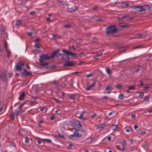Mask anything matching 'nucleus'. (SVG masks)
<instances>
[{"label":"nucleus","mask_w":152,"mask_h":152,"mask_svg":"<svg viewBox=\"0 0 152 152\" xmlns=\"http://www.w3.org/2000/svg\"><path fill=\"white\" fill-rule=\"evenodd\" d=\"M56 135L57 136L59 137H61L63 138H64V136L63 135H61L59 132H56Z\"/></svg>","instance_id":"obj_23"},{"label":"nucleus","mask_w":152,"mask_h":152,"mask_svg":"<svg viewBox=\"0 0 152 152\" xmlns=\"http://www.w3.org/2000/svg\"><path fill=\"white\" fill-rule=\"evenodd\" d=\"M36 12L35 11H33L31 12L30 13V15H32L34 14H36Z\"/></svg>","instance_id":"obj_58"},{"label":"nucleus","mask_w":152,"mask_h":152,"mask_svg":"<svg viewBox=\"0 0 152 152\" xmlns=\"http://www.w3.org/2000/svg\"><path fill=\"white\" fill-rule=\"evenodd\" d=\"M106 35H109L110 34H113L117 32L118 29L115 26L113 25L110 26L105 29Z\"/></svg>","instance_id":"obj_1"},{"label":"nucleus","mask_w":152,"mask_h":152,"mask_svg":"<svg viewBox=\"0 0 152 152\" xmlns=\"http://www.w3.org/2000/svg\"><path fill=\"white\" fill-rule=\"evenodd\" d=\"M33 41L34 42H40V41L38 38H37V39H35Z\"/></svg>","instance_id":"obj_59"},{"label":"nucleus","mask_w":152,"mask_h":152,"mask_svg":"<svg viewBox=\"0 0 152 152\" xmlns=\"http://www.w3.org/2000/svg\"><path fill=\"white\" fill-rule=\"evenodd\" d=\"M1 34H5V29L4 28H1Z\"/></svg>","instance_id":"obj_28"},{"label":"nucleus","mask_w":152,"mask_h":152,"mask_svg":"<svg viewBox=\"0 0 152 152\" xmlns=\"http://www.w3.org/2000/svg\"><path fill=\"white\" fill-rule=\"evenodd\" d=\"M62 51L65 54H69V55L72 56H76L77 55L76 53H72L71 52L64 48L62 49Z\"/></svg>","instance_id":"obj_11"},{"label":"nucleus","mask_w":152,"mask_h":152,"mask_svg":"<svg viewBox=\"0 0 152 152\" xmlns=\"http://www.w3.org/2000/svg\"><path fill=\"white\" fill-rule=\"evenodd\" d=\"M139 6H133L132 7V8H133V9H135L137 8V9L136 10H137L139 12H142V11H140L141 8H140V7H139Z\"/></svg>","instance_id":"obj_18"},{"label":"nucleus","mask_w":152,"mask_h":152,"mask_svg":"<svg viewBox=\"0 0 152 152\" xmlns=\"http://www.w3.org/2000/svg\"><path fill=\"white\" fill-rule=\"evenodd\" d=\"M15 116L14 115L13 113L10 116V118L11 119H14V116Z\"/></svg>","instance_id":"obj_52"},{"label":"nucleus","mask_w":152,"mask_h":152,"mask_svg":"<svg viewBox=\"0 0 152 152\" xmlns=\"http://www.w3.org/2000/svg\"><path fill=\"white\" fill-rule=\"evenodd\" d=\"M96 84V83L95 82H93L92 84L86 87L85 89L87 91H89L92 88L94 87Z\"/></svg>","instance_id":"obj_12"},{"label":"nucleus","mask_w":152,"mask_h":152,"mask_svg":"<svg viewBox=\"0 0 152 152\" xmlns=\"http://www.w3.org/2000/svg\"><path fill=\"white\" fill-rule=\"evenodd\" d=\"M129 26L128 24H121L119 25L120 27H127Z\"/></svg>","instance_id":"obj_24"},{"label":"nucleus","mask_w":152,"mask_h":152,"mask_svg":"<svg viewBox=\"0 0 152 152\" xmlns=\"http://www.w3.org/2000/svg\"><path fill=\"white\" fill-rule=\"evenodd\" d=\"M4 48L6 49V50H7V42L6 41H5L4 42Z\"/></svg>","instance_id":"obj_44"},{"label":"nucleus","mask_w":152,"mask_h":152,"mask_svg":"<svg viewBox=\"0 0 152 152\" xmlns=\"http://www.w3.org/2000/svg\"><path fill=\"white\" fill-rule=\"evenodd\" d=\"M134 19L133 17L132 18H128V17L126 18V20H133Z\"/></svg>","instance_id":"obj_47"},{"label":"nucleus","mask_w":152,"mask_h":152,"mask_svg":"<svg viewBox=\"0 0 152 152\" xmlns=\"http://www.w3.org/2000/svg\"><path fill=\"white\" fill-rule=\"evenodd\" d=\"M25 64L24 62H20L17 63L15 66L16 69L17 71H19L22 70V67Z\"/></svg>","instance_id":"obj_5"},{"label":"nucleus","mask_w":152,"mask_h":152,"mask_svg":"<svg viewBox=\"0 0 152 152\" xmlns=\"http://www.w3.org/2000/svg\"><path fill=\"white\" fill-rule=\"evenodd\" d=\"M27 35L29 37H31L32 35V33L31 32H28L27 33Z\"/></svg>","instance_id":"obj_54"},{"label":"nucleus","mask_w":152,"mask_h":152,"mask_svg":"<svg viewBox=\"0 0 152 152\" xmlns=\"http://www.w3.org/2000/svg\"><path fill=\"white\" fill-rule=\"evenodd\" d=\"M98 8V7L97 6H94L92 7V9L94 10H96Z\"/></svg>","instance_id":"obj_63"},{"label":"nucleus","mask_w":152,"mask_h":152,"mask_svg":"<svg viewBox=\"0 0 152 152\" xmlns=\"http://www.w3.org/2000/svg\"><path fill=\"white\" fill-rule=\"evenodd\" d=\"M144 94L143 93H141L139 95V97L140 98H142Z\"/></svg>","instance_id":"obj_51"},{"label":"nucleus","mask_w":152,"mask_h":152,"mask_svg":"<svg viewBox=\"0 0 152 152\" xmlns=\"http://www.w3.org/2000/svg\"><path fill=\"white\" fill-rule=\"evenodd\" d=\"M42 140L45 141H46L48 143H50L51 142V140L50 139H42Z\"/></svg>","instance_id":"obj_37"},{"label":"nucleus","mask_w":152,"mask_h":152,"mask_svg":"<svg viewBox=\"0 0 152 152\" xmlns=\"http://www.w3.org/2000/svg\"><path fill=\"white\" fill-rule=\"evenodd\" d=\"M69 50L72 49L74 50H75L76 49L73 46H69Z\"/></svg>","instance_id":"obj_40"},{"label":"nucleus","mask_w":152,"mask_h":152,"mask_svg":"<svg viewBox=\"0 0 152 152\" xmlns=\"http://www.w3.org/2000/svg\"><path fill=\"white\" fill-rule=\"evenodd\" d=\"M75 62L73 61L72 60L70 61H66L63 64L64 66H72L74 65Z\"/></svg>","instance_id":"obj_7"},{"label":"nucleus","mask_w":152,"mask_h":152,"mask_svg":"<svg viewBox=\"0 0 152 152\" xmlns=\"http://www.w3.org/2000/svg\"><path fill=\"white\" fill-rule=\"evenodd\" d=\"M140 68L139 67L138 69H137L136 70L134 71V72H138L139 71H140Z\"/></svg>","instance_id":"obj_64"},{"label":"nucleus","mask_w":152,"mask_h":152,"mask_svg":"<svg viewBox=\"0 0 152 152\" xmlns=\"http://www.w3.org/2000/svg\"><path fill=\"white\" fill-rule=\"evenodd\" d=\"M76 94H70L69 96V97L70 98L72 99H74L76 98Z\"/></svg>","instance_id":"obj_22"},{"label":"nucleus","mask_w":152,"mask_h":152,"mask_svg":"<svg viewBox=\"0 0 152 152\" xmlns=\"http://www.w3.org/2000/svg\"><path fill=\"white\" fill-rule=\"evenodd\" d=\"M106 71L107 72L109 75L111 73V71L108 68L107 69Z\"/></svg>","instance_id":"obj_39"},{"label":"nucleus","mask_w":152,"mask_h":152,"mask_svg":"<svg viewBox=\"0 0 152 152\" xmlns=\"http://www.w3.org/2000/svg\"><path fill=\"white\" fill-rule=\"evenodd\" d=\"M6 52L7 53V57L8 58H10V55L11 54V52L8 50H6Z\"/></svg>","instance_id":"obj_21"},{"label":"nucleus","mask_w":152,"mask_h":152,"mask_svg":"<svg viewBox=\"0 0 152 152\" xmlns=\"http://www.w3.org/2000/svg\"><path fill=\"white\" fill-rule=\"evenodd\" d=\"M29 138L27 137H26L25 142L26 143H28L29 142Z\"/></svg>","instance_id":"obj_50"},{"label":"nucleus","mask_w":152,"mask_h":152,"mask_svg":"<svg viewBox=\"0 0 152 152\" xmlns=\"http://www.w3.org/2000/svg\"><path fill=\"white\" fill-rule=\"evenodd\" d=\"M124 96L122 94H121L119 95L118 98L121 99H122L123 98Z\"/></svg>","instance_id":"obj_43"},{"label":"nucleus","mask_w":152,"mask_h":152,"mask_svg":"<svg viewBox=\"0 0 152 152\" xmlns=\"http://www.w3.org/2000/svg\"><path fill=\"white\" fill-rule=\"evenodd\" d=\"M55 118V116L54 115L51 116L50 118L51 120H53Z\"/></svg>","instance_id":"obj_60"},{"label":"nucleus","mask_w":152,"mask_h":152,"mask_svg":"<svg viewBox=\"0 0 152 152\" xmlns=\"http://www.w3.org/2000/svg\"><path fill=\"white\" fill-rule=\"evenodd\" d=\"M144 100L145 101L148 102L149 101V98L148 96H145L144 97Z\"/></svg>","instance_id":"obj_38"},{"label":"nucleus","mask_w":152,"mask_h":152,"mask_svg":"<svg viewBox=\"0 0 152 152\" xmlns=\"http://www.w3.org/2000/svg\"><path fill=\"white\" fill-rule=\"evenodd\" d=\"M118 148L121 151H124L125 150V147L123 145H120L118 146Z\"/></svg>","instance_id":"obj_20"},{"label":"nucleus","mask_w":152,"mask_h":152,"mask_svg":"<svg viewBox=\"0 0 152 152\" xmlns=\"http://www.w3.org/2000/svg\"><path fill=\"white\" fill-rule=\"evenodd\" d=\"M58 3L59 4V5L60 6H64V3L62 1H58Z\"/></svg>","instance_id":"obj_29"},{"label":"nucleus","mask_w":152,"mask_h":152,"mask_svg":"<svg viewBox=\"0 0 152 152\" xmlns=\"http://www.w3.org/2000/svg\"><path fill=\"white\" fill-rule=\"evenodd\" d=\"M73 123L72 124H75L76 122H77V126L79 128H81L82 127V124H80V123L78 121H76V120H72V121Z\"/></svg>","instance_id":"obj_13"},{"label":"nucleus","mask_w":152,"mask_h":152,"mask_svg":"<svg viewBox=\"0 0 152 152\" xmlns=\"http://www.w3.org/2000/svg\"><path fill=\"white\" fill-rule=\"evenodd\" d=\"M129 3L123 4L121 6L122 8H126L129 7Z\"/></svg>","instance_id":"obj_19"},{"label":"nucleus","mask_w":152,"mask_h":152,"mask_svg":"<svg viewBox=\"0 0 152 152\" xmlns=\"http://www.w3.org/2000/svg\"><path fill=\"white\" fill-rule=\"evenodd\" d=\"M71 25L70 24L65 25L63 26V27L64 28H69L71 27Z\"/></svg>","instance_id":"obj_36"},{"label":"nucleus","mask_w":152,"mask_h":152,"mask_svg":"<svg viewBox=\"0 0 152 152\" xmlns=\"http://www.w3.org/2000/svg\"><path fill=\"white\" fill-rule=\"evenodd\" d=\"M59 52L60 50L59 49L53 51V53L51 54V56H50L51 59L57 56V55H56L58 54V53H59Z\"/></svg>","instance_id":"obj_9"},{"label":"nucleus","mask_w":152,"mask_h":152,"mask_svg":"<svg viewBox=\"0 0 152 152\" xmlns=\"http://www.w3.org/2000/svg\"><path fill=\"white\" fill-rule=\"evenodd\" d=\"M84 113L85 112H82L80 114L79 116L78 117L79 118H82L84 114Z\"/></svg>","instance_id":"obj_32"},{"label":"nucleus","mask_w":152,"mask_h":152,"mask_svg":"<svg viewBox=\"0 0 152 152\" xmlns=\"http://www.w3.org/2000/svg\"><path fill=\"white\" fill-rule=\"evenodd\" d=\"M52 59L50 56H49L48 54H43L39 56V61L40 62H43Z\"/></svg>","instance_id":"obj_2"},{"label":"nucleus","mask_w":152,"mask_h":152,"mask_svg":"<svg viewBox=\"0 0 152 152\" xmlns=\"http://www.w3.org/2000/svg\"><path fill=\"white\" fill-rule=\"evenodd\" d=\"M96 114H94L93 115H91V117L92 118H93L94 117H95L96 116Z\"/></svg>","instance_id":"obj_62"},{"label":"nucleus","mask_w":152,"mask_h":152,"mask_svg":"<svg viewBox=\"0 0 152 152\" xmlns=\"http://www.w3.org/2000/svg\"><path fill=\"white\" fill-rule=\"evenodd\" d=\"M37 103L33 101H31L30 102V104L31 105V106H33V105H34L35 104H37Z\"/></svg>","instance_id":"obj_35"},{"label":"nucleus","mask_w":152,"mask_h":152,"mask_svg":"<svg viewBox=\"0 0 152 152\" xmlns=\"http://www.w3.org/2000/svg\"><path fill=\"white\" fill-rule=\"evenodd\" d=\"M26 94L25 92H23L20 96L19 100L20 101L23 100L25 98Z\"/></svg>","instance_id":"obj_14"},{"label":"nucleus","mask_w":152,"mask_h":152,"mask_svg":"<svg viewBox=\"0 0 152 152\" xmlns=\"http://www.w3.org/2000/svg\"><path fill=\"white\" fill-rule=\"evenodd\" d=\"M53 99L55 101H56V102L58 103H59V102H60V101L56 99L55 98H53Z\"/></svg>","instance_id":"obj_49"},{"label":"nucleus","mask_w":152,"mask_h":152,"mask_svg":"<svg viewBox=\"0 0 152 152\" xmlns=\"http://www.w3.org/2000/svg\"><path fill=\"white\" fill-rule=\"evenodd\" d=\"M135 88V87L134 86H131L128 87V90H133Z\"/></svg>","instance_id":"obj_33"},{"label":"nucleus","mask_w":152,"mask_h":152,"mask_svg":"<svg viewBox=\"0 0 152 152\" xmlns=\"http://www.w3.org/2000/svg\"><path fill=\"white\" fill-rule=\"evenodd\" d=\"M66 60L67 59V61H69L70 60V58L69 56V54H66Z\"/></svg>","instance_id":"obj_42"},{"label":"nucleus","mask_w":152,"mask_h":152,"mask_svg":"<svg viewBox=\"0 0 152 152\" xmlns=\"http://www.w3.org/2000/svg\"><path fill=\"white\" fill-rule=\"evenodd\" d=\"M23 71L21 72L20 75L22 77L26 76H30L32 75V73L30 71H28L25 69H23Z\"/></svg>","instance_id":"obj_6"},{"label":"nucleus","mask_w":152,"mask_h":152,"mask_svg":"<svg viewBox=\"0 0 152 152\" xmlns=\"http://www.w3.org/2000/svg\"><path fill=\"white\" fill-rule=\"evenodd\" d=\"M73 146V145H72V144H70L68 145L67 147L68 148H70Z\"/></svg>","instance_id":"obj_61"},{"label":"nucleus","mask_w":152,"mask_h":152,"mask_svg":"<svg viewBox=\"0 0 152 152\" xmlns=\"http://www.w3.org/2000/svg\"><path fill=\"white\" fill-rule=\"evenodd\" d=\"M128 46H123L120 48L118 49V51L120 52H125V50L128 48Z\"/></svg>","instance_id":"obj_15"},{"label":"nucleus","mask_w":152,"mask_h":152,"mask_svg":"<svg viewBox=\"0 0 152 152\" xmlns=\"http://www.w3.org/2000/svg\"><path fill=\"white\" fill-rule=\"evenodd\" d=\"M112 90V87L110 86H108L106 87L104 93V94H110L111 92V91Z\"/></svg>","instance_id":"obj_10"},{"label":"nucleus","mask_w":152,"mask_h":152,"mask_svg":"<svg viewBox=\"0 0 152 152\" xmlns=\"http://www.w3.org/2000/svg\"><path fill=\"white\" fill-rule=\"evenodd\" d=\"M79 130L78 129H76L75 131L73 132V134L69 136V137L70 139H72L73 137H80L81 135L78 132Z\"/></svg>","instance_id":"obj_4"},{"label":"nucleus","mask_w":152,"mask_h":152,"mask_svg":"<svg viewBox=\"0 0 152 152\" xmlns=\"http://www.w3.org/2000/svg\"><path fill=\"white\" fill-rule=\"evenodd\" d=\"M77 8V7L74 5V7L69 8V11L70 12H72L75 11Z\"/></svg>","instance_id":"obj_17"},{"label":"nucleus","mask_w":152,"mask_h":152,"mask_svg":"<svg viewBox=\"0 0 152 152\" xmlns=\"http://www.w3.org/2000/svg\"><path fill=\"white\" fill-rule=\"evenodd\" d=\"M116 88L119 89H121L123 88V87L122 86L119 84H117L116 85Z\"/></svg>","instance_id":"obj_27"},{"label":"nucleus","mask_w":152,"mask_h":152,"mask_svg":"<svg viewBox=\"0 0 152 152\" xmlns=\"http://www.w3.org/2000/svg\"><path fill=\"white\" fill-rule=\"evenodd\" d=\"M21 23V21L20 20H18L17 21L15 25L16 26H18Z\"/></svg>","instance_id":"obj_31"},{"label":"nucleus","mask_w":152,"mask_h":152,"mask_svg":"<svg viewBox=\"0 0 152 152\" xmlns=\"http://www.w3.org/2000/svg\"><path fill=\"white\" fill-rule=\"evenodd\" d=\"M141 46H142V45H139V46H134L133 47V48L134 49H136V48H139L140 47H141Z\"/></svg>","instance_id":"obj_57"},{"label":"nucleus","mask_w":152,"mask_h":152,"mask_svg":"<svg viewBox=\"0 0 152 152\" xmlns=\"http://www.w3.org/2000/svg\"><path fill=\"white\" fill-rule=\"evenodd\" d=\"M20 112V111H18L17 110H15V112L13 114L15 116H18V115L19 113Z\"/></svg>","instance_id":"obj_26"},{"label":"nucleus","mask_w":152,"mask_h":152,"mask_svg":"<svg viewBox=\"0 0 152 152\" xmlns=\"http://www.w3.org/2000/svg\"><path fill=\"white\" fill-rule=\"evenodd\" d=\"M139 7H140V8H141L140 11H144L145 12V10H150L151 9V7L149 5H145L142 6H139Z\"/></svg>","instance_id":"obj_8"},{"label":"nucleus","mask_w":152,"mask_h":152,"mask_svg":"<svg viewBox=\"0 0 152 152\" xmlns=\"http://www.w3.org/2000/svg\"><path fill=\"white\" fill-rule=\"evenodd\" d=\"M105 126L103 124H101L98 125H97L96 126L97 128H99L101 127H103V126Z\"/></svg>","instance_id":"obj_34"},{"label":"nucleus","mask_w":152,"mask_h":152,"mask_svg":"<svg viewBox=\"0 0 152 152\" xmlns=\"http://www.w3.org/2000/svg\"><path fill=\"white\" fill-rule=\"evenodd\" d=\"M7 74L6 72L2 71L1 73H0V80H1L3 83H7Z\"/></svg>","instance_id":"obj_3"},{"label":"nucleus","mask_w":152,"mask_h":152,"mask_svg":"<svg viewBox=\"0 0 152 152\" xmlns=\"http://www.w3.org/2000/svg\"><path fill=\"white\" fill-rule=\"evenodd\" d=\"M34 47L37 49H40L39 45L38 44H35L34 45Z\"/></svg>","instance_id":"obj_45"},{"label":"nucleus","mask_w":152,"mask_h":152,"mask_svg":"<svg viewBox=\"0 0 152 152\" xmlns=\"http://www.w3.org/2000/svg\"><path fill=\"white\" fill-rule=\"evenodd\" d=\"M25 104V103H22V104H20V106H19L18 107V108L19 109H20L22 107L24 104Z\"/></svg>","instance_id":"obj_46"},{"label":"nucleus","mask_w":152,"mask_h":152,"mask_svg":"<svg viewBox=\"0 0 152 152\" xmlns=\"http://www.w3.org/2000/svg\"><path fill=\"white\" fill-rule=\"evenodd\" d=\"M48 62H40V66H43L46 68H49V67H48Z\"/></svg>","instance_id":"obj_16"},{"label":"nucleus","mask_w":152,"mask_h":152,"mask_svg":"<svg viewBox=\"0 0 152 152\" xmlns=\"http://www.w3.org/2000/svg\"><path fill=\"white\" fill-rule=\"evenodd\" d=\"M118 125H113L111 126V128L113 130H114L117 129L118 128Z\"/></svg>","instance_id":"obj_25"},{"label":"nucleus","mask_w":152,"mask_h":152,"mask_svg":"<svg viewBox=\"0 0 152 152\" xmlns=\"http://www.w3.org/2000/svg\"><path fill=\"white\" fill-rule=\"evenodd\" d=\"M129 17V16H123L122 17H121V18H120V19H126V18H127Z\"/></svg>","instance_id":"obj_48"},{"label":"nucleus","mask_w":152,"mask_h":152,"mask_svg":"<svg viewBox=\"0 0 152 152\" xmlns=\"http://www.w3.org/2000/svg\"><path fill=\"white\" fill-rule=\"evenodd\" d=\"M104 19H96L95 21L97 22H103L104 20Z\"/></svg>","instance_id":"obj_30"},{"label":"nucleus","mask_w":152,"mask_h":152,"mask_svg":"<svg viewBox=\"0 0 152 152\" xmlns=\"http://www.w3.org/2000/svg\"><path fill=\"white\" fill-rule=\"evenodd\" d=\"M61 58L64 60H66V56L65 55H64L63 56H61Z\"/></svg>","instance_id":"obj_55"},{"label":"nucleus","mask_w":152,"mask_h":152,"mask_svg":"<svg viewBox=\"0 0 152 152\" xmlns=\"http://www.w3.org/2000/svg\"><path fill=\"white\" fill-rule=\"evenodd\" d=\"M93 75V74H92V73H90L89 74H87L86 75V77H91V76H92Z\"/></svg>","instance_id":"obj_53"},{"label":"nucleus","mask_w":152,"mask_h":152,"mask_svg":"<svg viewBox=\"0 0 152 152\" xmlns=\"http://www.w3.org/2000/svg\"><path fill=\"white\" fill-rule=\"evenodd\" d=\"M122 142L123 144L126 145V142L124 140H122Z\"/></svg>","instance_id":"obj_56"},{"label":"nucleus","mask_w":152,"mask_h":152,"mask_svg":"<svg viewBox=\"0 0 152 152\" xmlns=\"http://www.w3.org/2000/svg\"><path fill=\"white\" fill-rule=\"evenodd\" d=\"M142 35L141 34H137L136 35V37L137 38H141Z\"/></svg>","instance_id":"obj_41"}]
</instances>
